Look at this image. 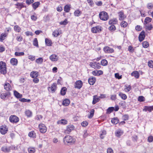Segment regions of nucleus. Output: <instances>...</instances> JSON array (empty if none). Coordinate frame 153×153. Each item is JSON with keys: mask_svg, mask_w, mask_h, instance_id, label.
Segmentation results:
<instances>
[{"mask_svg": "<svg viewBox=\"0 0 153 153\" xmlns=\"http://www.w3.org/2000/svg\"><path fill=\"white\" fill-rule=\"evenodd\" d=\"M9 120L11 123H16L18 122L19 119L16 116L11 115L10 117Z\"/></svg>", "mask_w": 153, "mask_h": 153, "instance_id": "0eeeda50", "label": "nucleus"}, {"mask_svg": "<svg viewBox=\"0 0 153 153\" xmlns=\"http://www.w3.org/2000/svg\"><path fill=\"white\" fill-rule=\"evenodd\" d=\"M70 7L68 5H66L64 7V11L66 12H69L70 10Z\"/></svg>", "mask_w": 153, "mask_h": 153, "instance_id": "79ce46f5", "label": "nucleus"}, {"mask_svg": "<svg viewBox=\"0 0 153 153\" xmlns=\"http://www.w3.org/2000/svg\"><path fill=\"white\" fill-rule=\"evenodd\" d=\"M68 23L67 19H65L63 21H62L60 22V24L61 25H66Z\"/></svg>", "mask_w": 153, "mask_h": 153, "instance_id": "4d7b16f0", "label": "nucleus"}, {"mask_svg": "<svg viewBox=\"0 0 153 153\" xmlns=\"http://www.w3.org/2000/svg\"><path fill=\"white\" fill-rule=\"evenodd\" d=\"M148 140L149 142H152L153 141V137L152 136H149L148 139Z\"/></svg>", "mask_w": 153, "mask_h": 153, "instance_id": "774afa93", "label": "nucleus"}, {"mask_svg": "<svg viewBox=\"0 0 153 153\" xmlns=\"http://www.w3.org/2000/svg\"><path fill=\"white\" fill-rule=\"evenodd\" d=\"M145 32L144 31L142 32L140 34L139 39V40L140 42L142 41L144 39L145 37Z\"/></svg>", "mask_w": 153, "mask_h": 153, "instance_id": "f3484780", "label": "nucleus"}, {"mask_svg": "<svg viewBox=\"0 0 153 153\" xmlns=\"http://www.w3.org/2000/svg\"><path fill=\"white\" fill-rule=\"evenodd\" d=\"M74 126L72 125H70L67 126L66 129L64 133L68 134H69L74 129Z\"/></svg>", "mask_w": 153, "mask_h": 153, "instance_id": "39448f33", "label": "nucleus"}, {"mask_svg": "<svg viewBox=\"0 0 153 153\" xmlns=\"http://www.w3.org/2000/svg\"><path fill=\"white\" fill-rule=\"evenodd\" d=\"M25 113L28 117H30L32 115V112L30 110L26 111L25 112Z\"/></svg>", "mask_w": 153, "mask_h": 153, "instance_id": "603ef678", "label": "nucleus"}, {"mask_svg": "<svg viewBox=\"0 0 153 153\" xmlns=\"http://www.w3.org/2000/svg\"><path fill=\"white\" fill-rule=\"evenodd\" d=\"M33 45L36 47H38V42L37 38H35L34 39L33 42Z\"/></svg>", "mask_w": 153, "mask_h": 153, "instance_id": "a19ab883", "label": "nucleus"}, {"mask_svg": "<svg viewBox=\"0 0 153 153\" xmlns=\"http://www.w3.org/2000/svg\"><path fill=\"white\" fill-rule=\"evenodd\" d=\"M148 65L150 68H153V62L152 60L149 61L148 62Z\"/></svg>", "mask_w": 153, "mask_h": 153, "instance_id": "bf43d9fd", "label": "nucleus"}, {"mask_svg": "<svg viewBox=\"0 0 153 153\" xmlns=\"http://www.w3.org/2000/svg\"><path fill=\"white\" fill-rule=\"evenodd\" d=\"M119 20L120 21H123L126 17V16L124 14L123 11H120L118 13Z\"/></svg>", "mask_w": 153, "mask_h": 153, "instance_id": "f8f14e48", "label": "nucleus"}, {"mask_svg": "<svg viewBox=\"0 0 153 153\" xmlns=\"http://www.w3.org/2000/svg\"><path fill=\"white\" fill-rule=\"evenodd\" d=\"M144 98L143 96H141L139 97L138 99V101L140 102H143L144 101Z\"/></svg>", "mask_w": 153, "mask_h": 153, "instance_id": "338daca9", "label": "nucleus"}, {"mask_svg": "<svg viewBox=\"0 0 153 153\" xmlns=\"http://www.w3.org/2000/svg\"><path fill=\"white\" fill-rule=\"evenodd\" d=\"M110 25H114L117 23V21L115 20H111L109 22Z\"/></svg>", "mask_w": 153, "mask_h": 153, "instance_id": "680f3d73", "label": "nucleus"}, {"mask_svg": "<svg viewBox=\"0 0 153 153\" xmlns=\"http://www.w3.org/2000/svg\"><path fill=\"white\" fill-rule=\"evenodd\" d=\"M40 4V3L39 1H37L33 3L32 4V5L33 8L34 10H35L37 7H38Z\"/></svg>", "mask_w": 153, "mask_h": 153, "instance_id": "c85d7f7f", "label": "nucleus"}, {"mask_svg": "<svg viewBox=\"0 0 153 153\" xmlns=\"http://www.w3.org/2000/svg\"><path fill=\"white\" fill-rule=\"evenodd\" d=\"M99 17L100 19L103 21H106L108 19V13L105 12H101L99 14Z\"/></svg>", "mask_w": 153, "mask_h": 153, "instance_id": "f03ea898", "label": "nucleus"}, {"mask_svg": "<svg viewBox=\"0 0 153 153\" xmlns=\"http://www.w3.org/2000/svg\"><path fill=\"white\" fill-rule=\"evenodd\" d=\"M88 124V123L87 121H83L81 123V125L83 127H85L87 126Z\"/></svg>", "mask_w": 153, "mask_h": 153, "instance_id": "69168bd1", "label": "nucleus"}, {"mask_svg": "<svg viewBox=\"0 0 153 153\" xmlns=\"http://www.w3.org/2000/svg\"><path fill=\"white\" fill-rule=\"evenodd\" d=\"M49 58L52 61H56L58 59V56L55 54L51 55Z\"/></svg>", "mask_w": 153, "mask_h": 153, "instance_id": "4468645a", "label": "nucleus"}, {"mask_svg": "<svg viewBox=\"0 0 153 153\" xmlns=\"http://www.w3.org/2000/svg\"><path fill=\"white\" fill-rule=\"evenodd\" d=\"M82 14V12L79 10H75L74 13V15L76 16H79Z\"/></svg>", "mask_w": 153, "mask_h": 153, "instance_id": "7c9ffc66", "label": "nucleus"}, {"mask_svg": "<svg viewBox=\"0 0 153 153\" xmlns=\"http://www.w3.org/2000/svg\"><path fill=\"white\" fill-rule=\"evenodd\" d=\"M56 84L55 83H53L51 85V87H49L48 88V90L50 91V89L51 91L53 92H54L56 90Z\"/></svg>", "mask_w": 153, "mask_h": 153, "instance_id": "dca6fc26", "label": "nucleus"}, {"mask_svg": "<svg viewBox=\"0 0 153 153\" xmlns=\"http://www.w3.org/2000/svg\"><path fill=\"white\" fill-rule=\"evenodd\" d=\"M28 58L31 61H33L35 59V56H33L30 55L28 56Z\"/></svg>", "mask_w": 153, "mask_h": 153, "instance_id": "e2e57ef3", "label": "nucleus"}, {"mask_svg": "<svg viewBox=\"0 0 153 153\" xmlns=\"http://www.w3.org/2000/svg\"><path fill=\"white\" fill-rule=\"evenodd\" d=\"M123 132L122 130L119 129L117 130L115 132V134L116 136L118 137H120L123 134Z\"/></svg>", "mask_w": 153, "mask_h": 153, "instance_id": "2eb2a0df", "label": "nucleus"}, {"mask_svg": "<svg viewBox=\"0 0 153 153\" xmlns=\"http://www.w3.org/2000/svg\"><path fill=\"white\" fill-rule=\"evenodd\" d=\"M114 110V108L113 107H109L107 110V113L109 114L112 112Z\"/></svg>", "mask_w": 153, "mask_h": 153, "instance_id": "ea45409f", "label": "nucleus"}, {"mask_svg": "<svg viewBox=\"0 0 153 153\" xmlns=\"http://www.w3.org/2000/svg\"><path fill=\"white\" fill-rule=\"evenodd\" d=\"M96 78L95 77H91L88 79V82L91 85H93L96 81Z\"/></svg>", "mask_w": 153, "mask_h": 153, "instance_id": "a211bd4d", "label": "nucleus"}, {"mask_svg": "<svg viewBox=\"0 0 153 153\" xmlns=\"http://www.w3.org/2000/svg\"><path fill=\"white\" fill-rule=\"evenodd\" d=\"M119 95L123 100H126L127 98V97L125 94H123L121 92L119 93Z\"/></svg>", "mask_w": 153, "mask_h": 153, "instance_id": "473e14b6", "label": "nucleus"}, {"mask_svg": "<svg viewBox=\"0 0 153 153\" xmlns=\"http://www.w3.org/2000/svg\"><path fill=\"white\" fill-rule=\"evenodd\" d=\"M128 50L130 52L132 53L134 51L135 48H134L131 46H129L128 47Z\"/></svg>", "mask_w": 153, "mask_h": 153, "instance_id": "13d9d810", "label": "nucleus"}, {"mask_svg": "<svg viewBox=\"0 0 153 153\" xmlns=\"http://www.w3.org/2000/svg\"><path fill=\"white\" fill-rule=\"evenodd\" d=\"M38 76V74L36 71H33L31 72L30 76L33 78L37 77Z\"/></svg>", "mask_w": 153, "mask_h": 153, "instance_id": "5701e85b", "label": "nucleus"}, {"mask_svg": "<svg viewBox=\"0 0 153 153\" xmlns=\"http://www.w3.org/2000/svg\"><path fill=\"white\" fill-rule=\"evenodd\" d=\"M14 94L15 97L17 98H21L22 97V94H20L16 91H14Z\"/></svg>", "mask_w": 153, "mask_h": 153, "instance_id": "b1692460", "label": "nucleus"}, {"mask_svg": "<svg viewBox=\"0 0 153 153\" xmlns=\"http://www.w3.org/2000/svg\"><path fill=\"white\" fill-rule=\"evenodd\" d=\"M88 2V4H89V5L91 6L92 7L94 5V3L92 1V0H87Z\"/></svg>", "mask_w": 153, "mask_h": 153, "instance_id": "052dcab7", "label": "nucleus"}, {"mask_svg": "<svg viewBox=\"0 0 153 153\" xmlns=\"http://www.w3.org/2000/svg\"><path fill=\"white\" fill-rule=\"evenodd\" d=\"M8 131V129L5 126H1L0 128V131L1 133L2 134H5Z\"/></svg>", "mask_w": 153, "mask_h": 153, "instance_id": "9b49d317", "label": "nucleus"}, {"mask_svg": "<svg viewBox=\"0 0 153 153\" xmlns=\"http://www.w3.org/2000/svg\"><path fill=\"white\" fill-rule=\"evenodd\" d=\"M108 62L105 59L102 60L101 61V64L103 66H106L107 65Z\"/></svg>", "mask_w": 153, "mask_h": 153, "instance_id": "de8ad7c7", "label": "nucleus"}, {"mask_svg": "<svg viewBox=\"0 0 153 153\" xmlns=\"http://www.w3.org/2000/svg\"><path fill=\"white\" fill-rule=\"evenodd\" d=\"M24 55V53L23 52H16L15 53V55L16 56H23Z\"/></svg>", "mask_w": 153, "mask_h": 153, "instance_id": "8fccbe9b", "label": "nucleus"}, {"mask_svg": "<svg viewBox=\"0 0 153 153\" xmlns=\"http://www.w3.org/2000/svg\"><path fill=\"white\" fill-rule=\"evenodd\" d=\"M127 25V23L125 21H123L121 23V26L123 27H125Z\"/></svg>", "mask_w": 153, "mask_h": 153, "instance_id": "864d4df0", "label": "nucleus"}, {"mask_svg": "<svg viewBox=\"0 0 153 153\" xmlns=\"http://www.w3.org/2000/svg\"><path fill=\"white\" fill-rule=\"evenodd\" d=\"M131 76H134L136 78H138L139 76V74L138 72L137 71H135L131 74Z\"/></svg>", "mask_w": 153, "mask_h": 153, "instance_id": "393cba45", "label": "nucleus"}, {"mask_svg": "<svg viewBox=\"0 0 153 153\" xmlns=\"http://www.w3.org/2000/svg\"><path fill=\"white\" fill-rule=\"evenodd\" d=\"M28 136L30 137L35 138L36 137V133L34 131H32L30 132L28 134Z\"/></svg>", "mask_w": 153, "mask_h": 153, "instance_id": "c756f323", "label": "nucleus"}, {"mask_svg": "<svg viewBox=\"0 0 153 153\" xmlns=\"http://www.w3.org/2000/svg\"><path fill=\"white\" fill-rule=\"evenodd\" d=\"M63 141L65 143H74L75 140L72 137L70 136H66L63 139Z\"/></svg>", "mask_w": 153, "mask_h": 153, "instance_id": "7ed1b4c3", "label": "nucleus"}, {"mask_svg": "<svg viewBox=\"0 0 153 153\" xmlns=\"http://www.w3.org/2000/svg\"><path fill=\"white\" fill-rule=\"evenodd\" d=\"M82 86V82L81 80H77L75 83L74 87L75 88L80 89Z\"/></svg>", "mask_w": 153, "mask_h": 153, "instance_id": "9d476101", "label": "nucleus"}, {"mask_svg": "<svg viewBox=\"0 0 153 153\" xmlns=\"http://www.w3.org/2000/svg\"><path fill=\"white\" fill-rule=\"evenodd\" d=\"M14 28L15 31L18 32H20L21 30V28L18 25H16L14 26Z\"/></svg>", "mask_w": 153, "mask_h": 153, "instance_id": "a18cd8bd", "label": "nucleus"}, {"mask_svg": "<svg viewBox=\"0 0 153 153\" xmlns=\"http://www.w3.org/2000/svg\"><path fill=\"white\" fill-rule=\"evenodd\" d=\"M67 89L66 87H64L62 88L60 91V93L62 95H64L66 93Z\"/></svg>", "mask_w": 153, "mask_h": 153, "instance_id": "72a5a7b5", "label": "nucleus"}, {"mask_svg": "<svg viewBox=\"0 0 153 153\" xmlns=\"http://www.w3.org/2000/svg\"><path fill=\"white\" fill-rule=\"evenodd\" d=\"M45 43L47 45L50 46L51 45V41L50 40L46 38L45 39Z\"/></svg>", "mask_w": 153, "mask_h": 153, "instance_id": "e433bc0d", "label": "nucleus"}, {"mask_svg": "<svg viewBox=\"0 0 153 153\" xmlns=\"http://www.w3.org/2000/svg\"><path fill=\"white\" fill-rule=\"evenodd\" d=\"M101 27L99 26L93 27L91 28V31L93 33H96L100 32L101 31Z\"/></svg>", "mask_w": 153, "mask_h": 153, "instance_id": "6e6552de", "label": "nucleus"}, {"mask_svg": "<svg viewBox=\"0 0 153 153\" xmlns=\"http://www.w3.org/2000/svg\"><path fill=\"white\" fill-rule=\"evenodd\" d=\"M104 51L106 53H112L114 52V50L108 46H106L103 48Z\"/></svg>", "mask_w": 153, "mask_h": 153, "instance_id": "ddd939ff", "label": "nucleus"}, {"mask_svg": "<svg viewBox=\"0 0 153 153\" xmlns=\"http://www.w3.org/2000/svg\"><path fill=\"white\" fill-rule=\"evenodd\" d=\"M128 115H124L123 117V119L124 120H126L128 119Z\"/></svg>", "mask_w": 153, "mask_h": 153, "instance_id": "0e129e2a", "label": "nucleus"}, {"mask_svg": "<svg viewBox=\"0 0 153 153\" xmlns=\"http://www.w3.org/2000/svg\"><path fill=\"white\" fill-rule=\"evenodd\" d=\"M10 147H7V146H4L1 148V150L4 152H9L10 150Z\"/></svg>", "mask_w": 153, "mask_h": 153, "instance_id": "4be33fe9", "label": "nucleus"}, {"mask_svg": "<svg viewBox=\"0 0 153 153\" xmlns=\"http://www.w3.org/2000/svg\"><path fill=\"white\" fill-rule=\"evenodd\" d=\"M143 46L144 48H147L149 46V43L146 41L143 42L142 43Z\"/></svg>", "mask_w": 153, "mask_h": 153, "instance_id": "c03bdc74", "label": "nucleus"}, {"mask_svg": "<svg viewBox=\"0 0 153 153\" xmlns=\"http://www.w3.org/2000/svg\"><path fill=\"white\" fill-rule=\"evenodd\" d=\"M36 62L37 64H41L43 62V59L41 57L39 58L36 59Z\"/></svg>", "mask_w": 153, "mask_h": 153, "instance_id": "58836bf2", "label": "nucleus"}, {"mask_svg": "<svg viewBox=\"0 0 153 153\" xmlns=\"http://www.w3.org/2000/svg\"><path fill=\"white\" fill-rule=\"evenodd\" d=\"M39 129L41 132L45 133L47 131V128L45 125L42 123L40 124L39 126Z\"/></svg>", "mask_w": 153, "mask_h": 153, "instance_id": "423d86ee", "label": "nucleus"}, {"mask_svg": "<svg viewBox=\"0 0 153 153\" xmlns=\"http://www.w3.org/2000/svg\"><path fill=\"white\" fill-rule=\"evenodd\" d=\"M67 121L65 119H62L58 121V123L59 124L65 125L67 124Z\"/></svg>", "mask_w": 153, "mask_h": 153, "instance_id": "2f4dec72", "label": "nucleus"}, {"mask_svg": "<svg viewBox=\"0 0 153 153\" xmlns=\"http://www.w3.org/2000/svg\"><path fill=\"white\" fill-rule=\"evenodd\" d=\"M10 62L13 65H16L17 64V60L14 58L11 59Z\"/></svg>", "mask_w": 153, "mask_h": 153, "instance_id": "cd10ccee", "label": "nucleus"}, {"mask_svg": "<svg viewBox=\"0 0 153 153\" xmlns=\"http://www.w3.org/2000/svg\"><path fill=\"white\" fill-rule=\"evenodd\" d=\"M97 96L96 95L94 96L93 97V101L92 102V104H95L97 102H98L100 100L99 98L97 97Z\"/></svg>", "mask_w": 153, "mask_h": 153, "instance_id": "412c9836", "label": "nucleus"}, {"mask_svg": "<svg viewBox=\"0 0 153 153\" xmlns=\"http://www.w3.org/2000/svg\"><path fill=\"white\" fill-rule=\"evenodd\" d=\"M10 85L8 83H6L4 85V89L7 91L11 90Z\"/></svg>", "mask_w": 153, "mask_h": 153, "instance_id": "aec40b11", "label": "nucleus"}, {"mask_svg": "<svg viewBox=\"0 0 153 153\" xmlns=\"http://www.w3.org/2000/svg\"><path fill=\"white\" fill-rule=\"evenodd\" d=\"M94 110V109L91 110L90 111V115L88 116V118H91L93 116Z\"/></svg>", "mask_w": 153, "mask_h": 153, "instance_id": "6e6d98bb", "label": "nucleus"}, {"mask_svg": "<svg viewBox=\"0 0 153 153\" xmlns=\"http://www.w3.org/2000/svg\"><path fill=\"white\" fill-rule=\"evenodd\" d=\"M152 110H153V106H146L145 108L143 109V111H148L151 112Z\"/></svg>", "mask_w": 153, "mask_h": 153, "instance_id": "6ab92c4d", "label": "nucleus"}, {"mask_svg": "<svg viewBox=\"0 0 153 153\" xmlns=\"http://www.w3.org/2000/svg\"><path fill=\"white\" fill-rule=\"evenodd\" d=\"M6 65L5 62L2 61L0 62V72L4 75L7 73Z\"/></svg>", "mask_w": 153, "mask_h": 153, "instance_id": "f257e3e1", "label": "nucleus"}, {"mask_svg": "<svg viewBox=\"0 0 153 153\" xmlns=\"http://www.w3.org/2000/svg\"><path fill=\"white\" fill-rule=\"evenodd\" d=\"M145 28L146 30H150L152 29L153 27L151 24H148L145 25Z\"/></svg>", "mask_w": 153, "mask_h": 153, "instance_id": "4c0bfd02", "label": "nucleus"}, {"mask_svg": "<svg viewBox=\"0 0 153 153\" xmlns=\"http://www.w3.org/2000/svg\"><path fill=\"white\" fill-rule=\"evenodd\" d=\"M10 96V93L9 91H7L4 93L1 94L0 95L1 98L3 100L8 98Z\"/></svg>", "mask_w": 153, "mask_h": 153, "instance_id": "1a4fd4ad", "label": "nucleus"}, {"mask_svg": "<svg viewBox=\"0 0 153 153\" xmlns=\"http://www.w3.org/2000/svg\"><path fill=\"white\" fill-rule=\"evenodd\" d=\"M59 35V31L58 30H55L53 33V35L54 37H57Z\"/></svg>", "mask_w": 153, "mask_h": 153, "instance_id": "f704fd0d", "label": "nucleus"}, {"mask_svg": "<svg viewBox=\"0 0 153 153\" xmlns=\"http://www.w3.org/2000/svg\"><path fill=\"white\" fill-rule=\"evenodd\" d=\"M7 36V34L6 33H2L1 34L0 37V41L2 42L5 39V37Z\"/></svg>", "mask_w": 153, "mask_h": 153, "instance_id": "c9c22d12", "label": "nucleus"}, {"mask_svg": "<svg viewBox=\"0 0 153 153\" xmlns=\"http://www.w3.org/2000/svg\"><path fill=\"white\" fill-rule=\"evenodd\" d=\"M106 134V131L104 130L102 131V133L100 134V137L102 139L104 138L105 135Z\"/></svg>", "mask_w": 153, "mask_h": 153, "instance_id": "49530a36", "label": "nucleus"}, {"mask_svg": "<svg viewBox=\"0 0 153 153\" xmlns=\"http://www.w3.org/2000/svg\"><path fill=\"white\" fill-rule=\"evenodd\" d=\"M89 65L94 69H99L101 67L100 63L97 62H91L90 63Z\"/></svg>", "mask_w": 153, "mask_h": 153, "instance_id": "20e7f679", "label": "nucleus"}, {"mask_svg": "<svg viewBox=\"0 0 153 153\" xmlns=\"http://www.w3.org/2000/svg\"><path fill=\"white\" fill-rule=\"evenodd\" d=\"M70 103V100L67 99H66L64 100L62 102V105L65 106L68 105Z\"/></svg>", "mask_w": 153, "mask_h": 153, "instance_id": "a878e982", "label": "nucleus"}, {"mask_svg": "<svg viewBox=\"0 0 153 153\" xmlns=\"http://www.w3.org/2000/svg\"><path fill=\"white\" fill-rule=\"evenodd\" d=\"M16 5L17 6V8L20 9L24 7V5L22 3H18Z\"/></svg>", "mask_w": 153, "mask_h": 153, "instance_id": "3c124183", "label": "nucleus"}, {"mask_svg": "<svg viewBox=\"0 0 153 153\" xmlns=\"http://www.w3.org/2000/svg\"><path fill=\"white\" fill-rule=\"evenodd\" d=\"M28 151L29 153H33L35 152V149L33 148H29Z\"/></svg>", "mask_w": 153, "mask_h": 153, "instance_id": "5fc2aeb1", "label": "nucleus"}, {"mask_svg": "<svg viewBox=\"0 0 153 153\" xmlns=\"http://www.w3.org/2000/svg\"><path fill=\"white\" fill-rule=\"evenodd\" d=\"M152 19L149 17H146L144 21V24L146 25L148 23L152 21Z\"/></svg>", "mask_w": 153, "mask_h": 153, "instance_id": "bb28decb", "label": "nucleus"}, {"mask_svg": "<svg viewBox=\"0 0 153 153\" xmlns=\"http://www.w3.org/2000/svg\"><path fill=\"white\" fill-rule=\"evenodd\" d=\"M126 87L125 88V91L126 92H128L130 91L131 89V87L130 85H129L128 86H125Z\"/></svg>", "mask_w": 153, "mask_h": 153, "instance_id": "09e8293b", "label": "nucleus"}, {"mask_svg": "<svg viewBox=\"0 0 153 153\" xmlns=\"http://www.w3.org/2000/svg\"><path fill=\"white\" fill-rule=\"evenodd\" d=\"M111 122L113 123L116 124L119 122V120L117 118H114L111 120Z\"/></svg>", "mask_w": 153, "mask_h": 153, "instance_id": "37998d69", "label": "nucleus"}]
</instances>
